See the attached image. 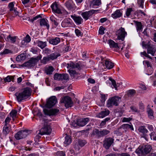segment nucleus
Masks as SVG:
<instances>
[{
	"mask_svg": "<svg viewBox=\"0 0 156 156\" xmlns=\"http://www.w3.org/2000/svg\"><path fill=\"white\" fill-rule=\"evenodd\" d=\"M110 113V111L107 109H105L100 112L97 115V116L99 118H103L108 115Z\"/></svg>",
	"mask_w": 156,
	"mask_h": 156,
	"instance_id": "aec40b11",
	"label": "nucleus"
},
{
	"mask_svg": "<svg viewBox=\"0 0 156 156\" xmlns=\"http://www.w3.org/2000/svg\"><path fill=\"white\" fill-rule=\"evenodd\" d=\"M94 10H90L88 11H85L82 13L81 15L83 18L85 20H86L89 19L94 14Z\"/></svg>",
	"mask_w": 156,
	"mask_h": 156,
	"instance_id": "f3484780",
	"label": "nucleus"
},
{
	"mask_svg": "<svg viewBox=\"0 0 156 156\" xmlns=\"http://www.w3.org/2000/svg\"><path fill=\"white\" fill-rule=\"evenodd\" d=\"M37 46L41 49H43L47 46V42H43L38 40L37 41Z\"/></svg>",
	"mask_w": 156,
	"mask_h": 156,
	"instance_id": "72a5a7b5",
	"label": "nucleus"
},
{
	"mask_svg": "<svg viewBox=\"0 0 156 156\" xmlns=\"http://www.w3.org/2000/svg\"><path fill=\"white\" fill-rule=\"evenodd\" d=\"M60 54L57 52H55L48 55L50 60H52L56 59L58 57L60 56Z\"/></svg>",
	"mask_w": 156,
	"mask_h": 156,
	"instance_id": "b1692460",
	"label": "nucleus"
},
{
	"mask_svg": "<svg viewBox=\"0 0 156 156\" xmlns=\"http://www.w3.org/2000/svg\"><path fill=\"white\" fill-rule=\"evenodd\" d=\"M14 5L13 2H10L9 4V10L10 11H13L15 13V15L14 16H16L18 13L17 11L14 8Z\"/></svg>",
	"mask_w": 156,
	"mask_h": 156,
	"instance_id": "c756f323",
	"label": "nucleus"
},
{
	"mask_svg": "<svg viewBox=\"0 0 156 156\" xmlns=\"http://www.w3.org/2000/svg\"><path fill=\"white\" fill-rule=\"evenodd\" d=\"M11 119L9 117H7L5 121V124L8 125L7 124L10 122Z\"/></svg>",
	"mask_w": 156,
	"mask_h": 156,
	"instance_id": "774afa93",
	"label": "nucleus"
},
{
	"mask_svg": "<svg viewBox=\"0 0 156 156\" xmlns=\"http://www.w3.org/2000/svg\"><path fill=\"white\" fill-rule=\"evenodd\" d=\"M17 112L16 110H12L10 112V114L11 116L12 117L13 119L14 120V119L16 117Z\"/></svg>",
	"mask_w": 156,
	"mask_h": 156,
	"instance_id": "49530a36",
	"label": "nucleus"
},
{
	"mask_svg": "<svg viewBox=\"0 0 156 156\" xmlns=\"http://www.w3.org/2000/svg\"><path fill=\"white\" fill-rule=\"evenodd\" d=\"M40 24L41 27H46L48 30L49 28L48 21L47 20L44 18H41L40 20Z\"/></svg>",
	"mask_w": 156,
	"mask_h": 156,
	"instance_id": "6ab92c4d",
	"label": "nucleus"
},
{
	"mask_svg": "<svg viewBox=\"0 0 156 156\" xmlns=\"http://www.w3.org/2000/svg\"><path fill=\"white\" fill-rule=\"evenodd\" d=\"M71 17L77 25H80L82 24L83 22V19L80 16H77L75 14H74L71 15Z\"/></svg>",
	"mask_w": 156,
	"mask_h": 156,
	"instance_id": "4468645a",
	"label": "nucleus"
},
{
	"mask_svg": "<svg viewBox=\"0 0 156 156\" xmlns=\"http://www.w3.org/2000/svg\"><path fill=\"white\" fill-rule=\"evenodd\" d=\"M31 89L30 88L27 87L16 92L15 95L16 97L17 100L20 102L28 98L31 95Z\"/></svg>",
	"mask_w": 156,
	"mask_h": 156,
	"instance_id": "f257e3e1",
	"label": "nucleus"
},
{
	"mask_svg": "<svg viewBox=\"0 0 156 156\" xmlns=\"http://www.w3.org/2000/svg\"><path fill=\"white\" fill-rule=\"evenodd\" d=\"M118 131L121 133L126 132L127 130V124H125L122 125L119 128H118Z\"/></svg>",
	"mask_w": 156,
	"mask_h": 156,
	"instance_id": "2f4dec72",
	"label": "nucleus"
},
{
	"mask_svg": "<svg viewBox=\"0 0 156 156\" xmlns=\"http://www.w3.org/2000/svg\"><path fill=\"white\" fill-rule=\"evenodd\" d=\"M136 93L135 90L134 89H131L127 91V97L128 98L133 97Z\"/></svg>",
	"mask_w": 156,
	"mask_h": 156,
	"instance_id": "e433bc0d",
	"label": "nucleus"
},
{
	"mask_svg": "<svg viewBox=\"0 0 156 156\" xmlns=\"http://www.w3.org/2000/svg\"><path fill=\"white\" fill-rule=\"evenodd\" d=\"M93 7L94 5L99 6L101 4V0H93L92 1Z\"/></svg>",
	"mask_w": 156,
	"mask_h": 156,
	"instance_id": "de8ad7c7",
	"label": "nucleus"
},
{
	"mask_svg": "<svg viewBox=\"0 0 156 156\" xmlns=\"http://www.w3.org/2000/svg\"><path fill=\"white\" fill-rule=\"evenodd\" d=\"M147 53L148 54H150L152 56L154 55L155 52L156 50L155 47L151 44H148L147 45Z\"/></svg>",
	"mask_w": 156,
	"mask_h": 156,
	"instance_id": "a211bd4d",
	"label": "nucleus"
},
{
	"mask_svg": "<svg viewBox=\"0 0 156 156\" xmlns=\"http://www.w3.org/2000/svg\"><path fill=\"white\" fill-rule=\"evenodd\" d=\"M43 111L45 115H53L58 113L59 112V110L56 108L52 109L50 110L44 109H43Z\"/></svg>",
	"mask_w": 156,
	"mask_h": 156,
	"instance_id": "2eb2a0df",
	"label": "nucleus"
},
{
	"mask_svg": "<svg viewBox=\"0 0 156 156\" xmlns=\"http://www.w3.org/2000/svg\"><path fill=\"white\" fill-rule=\"evenodd\" d=\"M105 30V28L103 27L102 26L100 27L99 30V33L100 34H104V30Z\"/></svg>",
	"mask_w": 156,
	"mask_h": 156,
	"instance_id": "13d9d810",
	"label": "nucleus"
},
{
	"mask_svg": "<svg viewBox=\"0 0 156 156\" xmlns=\"http://www.w3.org/2000/svg\"><path fill=\"white\" fill-rule=\"evenodd\" d=\"M89 121V119L88 118H83L80 119L77 122L78 125L81 126H83L87 124Z\"/></svg>",
	"mask_w": 156,
	"mask_h": 156,
	"instance_id": "4be33fe9",
	"label": "nucleus"
},
{
	"mask_svg": "<svg viewBox=\"0 0 156 156\" xmlns=\"http://www.w3.org/2000/svg\"><path fill=\"white\" fill-rule=\"evenodd\" d=\"M24 41L26 43H29L31 41L30 37L28 34H27L24 39Z\"/></svg>",
	"mask_w": 156,
	"mask_h": 156,
	"instance_id": "6e6d98bb",
	"label": "nucleus"
},
{
	"mask_svg": "<svg viewBox=\"0 0 156 156\" xmlns=\"http://www.w3.org/2000/svg\"><path fill=\"white\" fill-rule=\"evenodd\" d=\"M10 129L8 125L5 124L3 128V133L5 136H6L9 132Z\"/></svg>",
	"mask_w": 156,
	"mask_h": 156,
	"instance_id": "c85d7f7f",
	"label": "nucleus"
},
{
	"mask_svg": "<svg viewBox=\"0 0 156 156\" xmlns=\"http://www.w3.org/2000/svg\"><path fill=\"white\" fill-rule=\"evenodd\" d=\"M15 76H8L5 79V82H9L11 81H14V78Z\"/></svg>",
	"mask_w": 156,
	"mask_h": 156,
	"instance_id": "c03bdc74",
	"label": "nucleus"
},
{
	"mask_svg": "<svg viewBox=\"0 0 156 156\" xmlns=\"http://www.w3.org/2000/svg\"><path fill=\"white\" fill-rule=\"evenodd\" d=\"M134 12V10L132 8L127 9V17H129V16Z\"/></svg>",
	"mask_w": 156,
	"mask_h": 156,
	"instance_id": "4d7b16f0",
	"label": "nucleus"
},
{
	"mask_svg": "<svg viewBox=\"0 0 156 156\" xmlns=\"http://www.w3.org/2000/svg\"><path fill=\"white\" fill-rule=\"evenodd\" d=\"M110 131L106 129H104L100 131L97 129H95L93 130L91 134L90 137L92 139H98L100 138L103 137L109 134Z\"/></svg>",
	"mask_w": 156,
	"mask_h": 156,
	"instance_id": "7ed1b4c3",
	"label": "nucleus"
},
{
	"mask_svg": "<svg viewBox=\"0 0 156 156\" xmlns=\"http://www.w3.org/2000/svg\"><path fill=\"white\" fill-rule=\"evenodd\" d=\"M17 39V37L16 36H12L11 35L9 34L7 36L6 41H10L11 43H15Z\"/></svg>",
	"mask_w": 156,
	"mask_h": 156,
	"instance_id": "393cba45",
	"label": "nucleus"
},
{
	"mask_svg": "<svg viewBox=\"0 0 156 156\" xmlns=\"http://www.w3.org/2000/svg\"><path fill=\"white\" fill-rule=\"evenodd\" d=\"M75 31L76 35L78 37L79 36H82L83 34V33L78 29H76Z\"/></svg>",
	"mask_w": 156,
	"mask_h": 156,
	"instance_id": "5fc2aeb1",
	"label": "nucleus"
},
{
	"mask_svg": "<svg viewBox=\"0 0 156 156\" xmlns=\"http://www.w3.org/2000/svg\"><path fill=\"white\" fill-rule=\"evenodd\" d=\"M111 118L110 117H107L102 121L100 123L99 126L101 128L103 127L106 125V122L110 121Z\"/></svg>",
	"mask_w": 156,
	"mask_h": 156,
	"instance_id": "c9c22d12",
	"label": "nucleus"
},
{
	"mask_svg": "<svg viewBox=\"0 0 156 156\" xmlns=\"http://www.w3.org/2000/svg\"><path fill=\"white\" fill-rule=\"evenodd\" d=\"M50 60L48 55L44 57L41 60V62L43 64H46L48 62L50 61Z\"/></svg>",
	"mask_w": 156,
	"mask_h": 156,
	"instance_id": "79ce46f5",
	"label": "nucleus"
},
{
	"mask_svg": "<svg viewBox=\"0 0 156 156\" xmlns=\"http://www.w3.org/2000/svg\"><path fill=\"white\" fill-rule=\"evenodd\" d=\"M133 22L135 23V25L137 31L139 32L142 31V25L141 22L135 20H134Z\"/></svg>",
	"mask_w": 156,
	"mask_h": 156,
	"instance_id": "5701e85b",
	"label": "nucleus"
},
{
	"mask_svg": "<svg viewBox=\"0 0 156 156\" xmlns=\"http://www.w3.org/2000/svg\"><path fill=\"white\" fill-rule=\"evenodd\" d=\"M22 2L24 5L27 4L29 3L30 0H22Z\"/></svg>",
	"mask_w": 156,
	"mask_h": 156,
	"instance_id": "338daca9",
	"label": "nucleus"
},
{
	"mask_svg": "<svg viewBox=\"0 0 156 156\" xmlns=\"http://www.w3.org/2000/svg\"><path fill=\"white\" fill-rule=\"evenodd\" d=\"M11 51L10 50L8 49H5L3 52H2L0 53V54L2 55L4 54H6L11 53Z\"/></svg>",
	"mask_w": 156,
	"mask_h": 156,
	"instance_id": "052dcab7",
	"label": "nucleus"
},
{
	"mask_svg": "<svg viewBox=\"0 0 156 156\" xmlns=\"http://www.w3.org/2000/svg\"><path fill=\"white\" fill-rule=\"evenodd\" d=\"M44 52L46 55H48L50 54L51 51L50 49L47 48H45L44 49Z\"/></svg>",
	"mask_w": 156,
	"mask_h": 156,
	"instance_id": "0e129e2a",
	"label": "nucleus"
},
{
	"mask_svg": "<svg viewBox=\"0 0 156 156\" xmlns=\"http://www.w3.org/2000/svg\"><path fill=\"white\" fill-rule=\"evenodd\" d=\"M121 100V97L119 96H114L110 98L108 101L107 106L108 107H112L113 106H118Z\"/></svg>",
	"mask_w": 156,
	"mask_h": 156,
	"instance_id": "20e7f679",
	"label": "nucleus"
},
{
	"mask_svg": "<svg viewBox=\"0 0 156 156\" xmlns=\"http://www.w3.org/2000/svg\"><path fill=\"white\" fill-rule=\"evenodd\" d=\"M144 0H137V3L139 6L142 8H144Z\"/></svg>",
	"mask_w": 156,
	"mask_h": 156,
	"instance_id": "864d4df0",
	"label": "nucleus"
},
{
	"mask_svg": "<svg viewBox=\"0 0 156 156\" xmlns=\"http://www.w3.org/2000/svg\"><path fill=\"white\" fill-rule=\"evenodd\" d=\"M134 143L133 141H131L130 143V144H132V146L130 145V147H129L128 148V149L129 151H130L129 152H128L129 153H127V156H130V155H131L132 154H133V152L132 150V149L133 148V143Z\"/></svg>",
	"mask_w": 156,
	"mask_h": 156,
	"instance_id": "a18cd8bd",
	"label": "nucleus"
},
{
	"mask_svg": "<svg viewBox=\"0 0 156 156\" xmlns=\"http://www.w3.org/2000/svg\"><path fill=\"white\" fill-rule=\"evenodd\" d=\"M51 129L50 126L46 125V126H44L40 129L38 134H40L41 135H44V134H49L51 133Z\"/></svg>",
	"mask_w": 156,
	"mask_h": 156,
	"instance_id": "f8f14e48",
	"label": "nucleus"
},
{
	"mask_svg": "<svg viewBox=\"0 0 156 156\" xmlns=\"http://www.w3.org/2000/svg\"><path fill=\"white\" fill-rule=\"evenodd\" d=\"M30 131L27 130H22L18 132L15 135V138L17 140H20L26 137L29 134Z\"/></svg>",
	"mask_w": 156,
	"mask_h": 156,
	"instance_id": "0eeeda50",
	"label": "nucleus"
},
{
	"mask_svg": "<svg viewBox=\"0 0 156 156\" xmlns=\"http://www.w3.org/2000/svg\"><path fill=\"white\" fill-rule=\"evenodd\" d=\"M61 25L63 27H71L72 25V21L70 18H67L63 20Z\"/></svg>",
	"mask_w": 156,
	"mask_h": 156,
	"instance_id": "ddd939ff",
	"label": "nucleus"
},
{
	"mask_svg": "<svg viewBox=\"0 0 156 156\" xmlns=\"http://www.w3.org/2000/svg\"><path fill=\"white\" fill-rule=\"evenodd\" d=\"M48 41L50 44L53 45H55L61 42V39L59 37H56L55 38L49 39Z\"/></svg>",
	"mask_w": 156,
	"mask_h": 156,
	"instance_id": "412c9836",
	"label": "nucleus"
},
{
	"mask_svg": "<svg viewBox=\"0 0 156 156\" xmlns=\"http://www.w3.org/2000/svg\"><path fill=\"white\" fill-rule=\"evenodd\" d=\"M86 143L85 140H79L78 142L79 145L81 147L83 146Z\"/></svg>",
	"mask_w": 156,
	"mask_h": 156,
	"instance_id": "603ef678",
	"label": "nucleus"
},
{
	"mask_svg": "<svg viewBox=\"0 0 156 156\" xmlns=\"http://www.w3.org/2000/svg\"><path fill=\"white\" fill-rule=\"evenodd\" d=\"M57 101V98L55 96L51 97L47 101L45 107L48 108H51L53 106Z\"/></svg>",
	"mask_w": 156,
	"mask_h": 156,
	"instance_id": "9d476101",
	"label": "nucleus"
},
{
	"mask_svg": "<svg viewBox=\"0 0 156 156\" xmlns=\"http://www.w3.org/2000/svg\"><path fill=\"white\" fill-rule=\"evenodd\" d=\"M136 152L139 156H144L145 155L142 147H139L136 151Z\"/></svg>",
	"mask_w": 156,
	"mask_h": 156,
	"instance_id": "473e14b6",
	"label": "nucleus"
},
{
	"mask_svg": "<svg viewBox=\"0 0 156 156\" xmlns=\"http://www.w3.org/2000/svg\"><path fill=\"white\" fill-rule=\"evenodd\" d=\"M67 68L69 69L68 72L71 76H73V77H74L75 76L77 75L78 73L76 72V71L73 70L71 69H75L80 70L84 67V66L81 64L79 63H74L73 62L67 63Z\"/></svg>",
	"mask_w": 156,
	"mask_h": 156,
	"instance_id": "f03ea898",
	"label": "nucleus"
},
{
	"mask_svg": "<svg viewBox=\"0 0 156 156\" xmlns=\"http://www.w3.org/2000/svg\"><path fill=\"white\" fill-rule=\"evenodd\" d=\"M104 61L106 67L107 69H110L113 67L114 66L113 63L109 61L107 59H105Z\"/></svg>",
	"mask_w": 156,
	"mask_h": 156,
	"instance_id": "bb28decb",
	"label": "nucleus"
},
{
	"mask_svg": "<svg viewBox=\"0 0 156 156\" xmlns=\"http://www.w3.org/2000/svg\"><path fill=\"white\" fill-rule=\"evenodd\" d=\"M60 74L56 73L54 76V79L55 80H60Z\"/></svg>",
	"mask_w": 156,
	"mask_h": 156,
	"instance_id": "e2e57ef3",
	"label": "nucleus"
},
{
	"mask_svg": "<svg viewBox=\"0 0 156 156\" xmlns=\"http://www.w3.org/2000/svg\"><path fill=\"white\" fill-rule=\"evenodd\" d=\"M54 70V68L51 66H49L45 70L46 73L47 74H52Z\"/></svg>",
	"mask_w": 156,
	"mask_h": 156,
	"instance_id": "37998d69",
	"label": "nucleus"
},
{
	"mask_svg": "<svg viewBox=\"0 0 156 156\" xmlns=\"http://www.w3.org/2000/svg\"><path fill=\"white\" fill-rule=\"evenodd\" d=\"M138 130L139 132L142 133L145 136L146 133L148 132L147 130L146 129L144 126H140L138 129Z\"/></svg>",
	"mask_w": 156,
	"mask_h": 156,
	"instance_id": "f704fd0d",
	"label": "nucleus"
},
{
	"mask_svg": "<svg viewBox=\"0 0 156 156\" xmlns=\"http://www.w3.org/2000/svg\"><path fill=\"white\" fill-rule=\"evenodd\" d=\"M143 63L144 64H146L147 67H151V63L148 61H144Z\"/></svg>",
	"mask_w": 156,
	"mask_h": 156,
	"instance_id": "69168bd1",
	"label": "nucleus"
},
{
	"mask_svg": "<svg viewBox=\"0 0 156 156\" xmlns=\"http://www.w3.org/2000/svg\"><path fill=\"white\" fill-rule=\"evenodd\" d=\"M52 10L54 12L59 14L61 12L59 5L56 2H54L51 6Z\"/></svg>",
	"mask_w": 156,
	"mask_h": 156,
	"instance_id": "dca6fc26",
	"label": "nucleus"
},
{
	"mask_svg": "<svg viewBox=\"0 0 156 156\" xmlns=\"http://www.w3.org/2000/svg\"><path fill=\"white\" fill-rule=\"evenodd\" d=\"M56 155L57 156H65V154L63 151H59L57 152Z\"/></svg>",
	"mask_w": 156,
	"mask_h": 156,
	"instance_id": "680f3d73",
	"label": "nucleus"
},
{
	"mask_svg": "<svg viewBox=\"0 0 156 156\" xmlns=\"http://www.w3.org/2000/svg\"><path fill=\"white\" fill-rule=\"evenodd\" d=\"M126 34V33L124 29L121 27L116 32V34L117 36V40H121L122 41H123L125 37Z\"/></svg>",
	"mask_w": 156,
	"mask_h": 156,
	"instance_id": "1a4fd4ad",
	"label": "nucleus"
},
{
	"mask_svg": "<svg viewBox=\"0 0 156 156\" xmlns=\"http://www.w3.org/2000/svg\"><path fill=\"white\" fill-rule=\"evenodd\" d=\"M60 80H69V75L67 74H60Z\"/></svg>",
	"mask_w": 156,
	"mask_h": 156,
	"instance_id": "58836bf2",
	"label": "nucleus"
},
{
	"mask_svg": "<svg viewBox=\"0 0 156 156\" xmlns=\"http://www.w3.org/2000/svg\"><path fill=\"white\" fill-rule=\"evenodd\" d=\"M122 15V13L118 9L112 14V16L114 18H117L120 17Z\"/></svg>",
	"mask_w": 156,
	"mask_h": 156,
	"instance_id": "a878e982",
	"label": "nucleus"
},
{
	"mask_svg": "<svg viewBox=\"0 0 156 156\" xmlns=\"http://www.w3.org/2000/svg\"><path fill=\"white\" fill-rule=\"evenodd\" d=\"M65 140L64 142L65 144L66 145L69 144L71 142V139L70 136L66 135L65 137Z\"/></svg>",
	"mask_w": 156,
	"mask_h": 156,
	"instance_id": "a19ab883",
	"label": "nucleus"
},
{
	"mask_svg": "<svg viewBox=\"0 0 156 156\" xmlns=\"http://www.w3.org/2000/svg\"><path fill=\"white\" fill-rule=\"evenodd\" d=\"M109 80L111 82L112 85L116 90L117 89V86L116 85L115 80L112 79L111 77L109 78Z\"/></svg>",
	"mask_w": 156,
	"mask_h": 156,
	"instance_id": "09e8293b",
	"label": "nucleus"
},
{
	"mask_svg": "<svg viewBox=\"0 0 156 156\" xmlns=\"http://www.w3.org/2000/svg\"><path fill=\"white\" fill-rule=\"evenodd\" d=\"M41 58V57L39 56L35 58H31L28 61L23 64L22 66H23L30 68L34 66Z\"/></svg>",
	"mask_w": 156,
	"mask_h": 156,
	"instance_id": "39448f33",
	"label": "nucleus"
},
{
	"mask_svg": "<svg viewBox=\"0 0 156 156\" xmlns=\"http://www.w3.org/2000/svg\"><path fill=\"white\" fill-rule=\"evenodd\" d=\"M114 139L112 138H105L103 141V146L106 149H109L114 142Z\"/></svg>",
	"mask_w": 156,
	"mask_h": 156,
	"instance_id": "9b49d317",
	"label": "nucleus"
},
{
	"mask_svg": "<svg viewBox=\"0 0 156 156\" xmlns=\"http://www.w3.org/2000/svg\"><path fill=\"white\" fill-rule=\"evenodd\" d=\"M60 102L62 103H64L66 108L71 107L73 105L71 98L68 96H66L61 98Z\"/></svg>",
	"mask_w": 156,
	"mask_h": 156,
	"instance_id": "423d86ee",
	"label": "nucleus"
},
{
	"mask_svg": "<svg viewBox=\"0 0 156 156\" xmlns=\"http://www.w3.org/2000/svg\"><path fill=\"white\" fill-rule=\"evenodd\" d=\"M108 42L110 48H119L117 43H116L113 41L112 40H109Z\"/></svg>",
	"mask_w": 156,
	"mask_h": 156,
	"instance_id": "7c9ffc66",
	"label": "nucleus"
},
{
	"mask_svg": "<svg viewBox=\"0 0 156 156\" xmlns=\"http://www.w3.org/2000/svg\"><path fill=\"white\" fill-rule=\"evenodd\" d=\"M140 55L141 56L144 55L146 57H147L150 59H152L151 57L149 55H148L146 52L145 51H144L143 52H141L140 53Z\"/></svg>",
	"mask_w": 156,
	"mask_h": 156,
	"instance_id": "bf43d9fd",
	"label": "nucleus"
},
{
	"mask_svg": "<svg viewBox=\"0 0 156 156\" xmlns=\"http://www.w3.org/2000/svg\"><path fill=\"white\" fill-rule=\"evenodd\" d=\"M142 148L145 154L149 153L152 149L150 145H146L142 147Z\"/></svg>",
	"mask_w": 156,
	"mask_h": 156,
	"instance_id": "cd10ccee",
	"label": "nucleus"
},
{
	"mask_svg": "<svg viewBox=\"0 0 156 156\" xmlns=\"http://www.w3.org/2000/svg\"><path fill=\"white\" fill-rule=\"evenodd\" d=\"M50 19V20L55 26L57 27L58 25V23L57 22L58 20L53 16L52 15L51 16Z\"/></svg>",
	"mask_w": 156,
	"mask_h": 156,
	"instance_id": "4c0bfd02",
	"label": "nucleus"
},
{
	"mask_svg": "<svg viewBox=\"0 0 156 156\" xmlns=\"http://www.w3.org/2000/svg\"><path fill=\"white\" fill-rule=\"evenodd\" d=\"M148 113V117L151 119H153L154 118V116H153V111L152 110L150 109L147 111Z\"/></svg>",
	"mask_w": 156,
	"mask_h": 156,
	"instance_id": "3c124183",
	"label": "nucleus"
},
{
	"mask_svg": "<svg viewBox=\"0 0 156 156\" xmlns=\"http://www.w3.org/2000/svg\"><path fill=\"white\" fill-rule=\"evenodd\" d=\"M65 6L68 10L73 12L76 9V7L72 0H69L64 4Z\"/></svg>",
	"mask_w": 156,
	"mask_h": 156,
	"instance_id": "6e6552de",
	"label": "nucleus"
},
{
	"mask_svg": "<svg viewBox=\"0 0 156 156\" xmlns=\"http://www.w3.org/2000/svg\"><path fill=\"white\" fill-rule=\"evenodd\" d=\"M23 54H21L20 55L18 56L16 58V60L17 61L20 62L25 58V57L23 56Z\"/></svg>",
	"mask_w": 156,
	"mask_h": 156,
	"instance_id": "8fccbe9b",
	"label": "nucleus"
},
{
	"mask_svg": "<svg viewBox=\"0 0 156 156\" xmlns=\"http://www.w3.org/2000/svg\"><path fill=\"white\" fill-rule=\"evenodd\" d=\"M132 119V118H127V129H130L131 130H133L134 129L132 125V123L130 122Z\"/></svg>",
	"mask_w": 156,
	"mask_h": 156,
	"instance_id": "ea45409f",
	"label": "nucleus"
}]
</instances>
